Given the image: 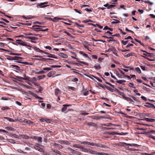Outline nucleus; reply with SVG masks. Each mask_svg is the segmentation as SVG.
<instances>
[{
  "label": "nucleus",
  "instance_id": "1",
  "mask_svg": "<svg viewBox=\"0 0 155 155\" xmlns=\"http://www.w3.org/2000/svg\"><path fill=\"white\" fill-rule=\"evenodd\" d=\"M16 42L20 45H21L23 46H27L30 47V46L28 45L26 42L23 41L21 39H18L16 40Z\"/></svg>",
  "mask_w": 155,
  "mask_h": 155
},
{
  "label": "nucleus",
  "instance_id": "2",
  "mask_svg": "<svg viewBox=\"0 0 155 155\" xmlns=\"http://www.w3.org/2000/svg\"><path fill=\"white\" fill-rule=\"evenodd\" d=\"M68 150L70 152L72 153H75L77 155H80V153L79 152L76 151L71 148L68 147Z\"/></svg>",
  "mask_w": 155,
  "mask_h": 155
},
{
  "label": "nucleus",
  "instance_id": "3",
  "mask_svg": "<svg viewBox=\"0 0 155 155\" xmlns=\"http://www.w3.org/2000/svg\"><path fill=\"white\" fill-rule=\"evenodd\" d=\"M147 132L149 135V137L150 138H151L154 140H155V137L150 134L152 133H153L154 134H155V131L152 130L150 131H148Z\"/></svg>",
  "mask_w": 155,
  "mask_h": 155
},
{
  "label": "nucleus",
  "instance_id": "4",
  "mask_svg": "<svg viewBox=\"0 0 155 155\" xmlns=\"http://www.w3.org/2000/svg\"><path fill=\"white\" fill-rule=\"evenodd\" d=\"M140 51L146 53V54H143L146 55V56L151 57L153 56L152 55L153 54H152L149 53L145 51H144L142 50H141Z\"/></svg>",
  "mask_w": 155,
  "mask_h": 155
},
{
  "label": "nucleus",
  "instance_id": "5",
  "mask_svg": "<svg viewBox=\"0 0 155 155\" xmlns=\"http://www.w3.org/2000/svg\"><path fill=\"white\" fill-rule=\"evenodd\" d=\"M34 147L35 150L40 152H44L43 150L38 146L35 145Z\"/></svg>",
  "mask_w": 155,
  "mask_h": 155
},
{
  "label": "nucleus",
  "instance_id": "6",
  "mask_svg": "<svg viewBox=\"0 0 155 155\" xmlns=\"http://www.w3.org/2000/svg\"><path fill=\"white\" fill-rule=\"evenodd\" d=\"M33 138L34 139L37 140L38 142L41 143L42 142V138L41 137L35 136Z\"/></svg>",
  "mask_w": 155,
  "mask_h": 155
},
{
  "label": "nucleus",
  "instance_id": "7",
  "mask_svg": "<svg viewBox=\"0 0 155 155\" xmlns=\"http://www.w3.org/2000/svg\"><path fill=\"white\" fill-rule=\"evenodd\" d=\"M58 55L61 57L63 58H67L68 57L67 55L63 53H60L58 54Z\"/></svg>",
  "mask_w": 155,
  "mask_h": 155
},
{
  "label": "nucleus",
  "instance_id": "8",
  "mask_svg": "<svg viewBox=\"0 0 155 155\" xmlns=\"http://www.w3.org/2000/svg\"><path fill=\"white\" fill-rule=\"evenodd\" d=\"M35 85L37 86L38 88V92L41 93L43 90V88L39 84H36Z\"/></svg>",
  "mask_w": 155,
  "mask_h": 155
},
{
  "label": "nucleus",
  "instance_id": "9",
  "mask_svg": "<svg viewBox=\"0 0 155 155\" xmlns=\"http://www.w3.org/2000/svg\"><path fill=\"white\" fill-rule=\"evenodd\" d=\"M86 124L91 127H96L97 126V124L95 123L91 122H87Z\"/></svg>",
  "mask_w": 155,
  "mask_h": 155
},
{
  "label": "nucleus",
  "instance_id": "10",
  "mask_svg": "<svg viewBox=\"0 0 155 155\" xmlns=\"http://www.w3.org/2000/svg\"><path fill=\"white\" fill-rule=\"evenodd\" d=\"M121 143L122 144H125V147H126L127 146V145H129L130 146H137L138 145L136 144H131L130 143H125V142H122V143Z\"/></svg>",
  "mask_w": 155,
  "mask_h": 155
},
{
  "label": "nucleus",
  "instance_id": "11",
  "mask_svg": "<svg viewBox=\"0 0 155 155\" xmlns=\"http://www.w3.org/2000/svg\"><path fill=\"white\" fill-rule=\"evenodd\" d=\"M81 143L90 146L94 145L92 143H91L87 141H83L81 142Z\"/></svg>",
  "mask_w": 155,
  "mask_h": 155
},
{
  "label": "nucleus",
  "instance_id": "12",
  "mask_svg": "<svg viewBox=\"0 0 155 155\" xmlns=\"http://www.w3.org/2000/svg\"><path fill=\"white\" fill-rule=\"evenodd\" d=\"M32 48L37 51L39 52H43V51L40 50L39 48H38L35 46L33 47H32Z\"/></svg>",
  "mask_w": 155,
  "mask_h": 155
},
{
  "label": "nucleus",
  "instance_id": "13",
  "mask_svg": "<svg viewBox=\"0 0 155 155\" xmlns=\"http://www.w3.org/2000/svg\"><path fill=\"white\" fill-rule=\"evenodd\" d=\"M94 68L96 69H101V67L98 64H97L95 65Z\"/></svg>",
  "mask_w": 155,
  "mask_h": 155
},
{
  "label": "nucleus",
  "instance_id": "14",
  "mask_svg": "<svg viewBox=\"0 0 155 155\" xmlns=\"http://www.w3.org/2000/svg\"><path fill=\"white\" fill-rule=\"evenodd\" d=\"M5 128L6 130H8L13 131L15 130L14 128L10 127H6Z\"/></svg>",
  "mask_w": 155,
  "mask_h": 155
},
{
  "label": "nucleus",
  "instance_id": "15",
  "mask_svg": "<svg viewBox=\"0 0 155 155\" xmlns=\"http://www.w3.org/2000/svg\"><path fill=\"white\" fill-rule=\"evenodd\" d=\"M54 74V71H51L48 74L47 76L48 77H51L52 75H53Z\"/></svg>",
  "mask_w": 155,
  "mask_h": 155
},
{
  "label": "nucleus",
  "instance_id": "16",
  "mask_svg": "<svg viewBox=\"0 0 155 155\" xmlns=\"http://www.w3.org/2000/svg\"><path fill=\"white\" fill-rule=\"evenodd\" d=\"M143 116V117H153V115H151L150 114H147L145 113H143L142 114Z\"/></svg>",
  "mask_w": 155,
  "mask_h": 155
},
{
  "label": "nucleus",
  "instance_id": "17",
  "mask_svg": "<svg viewBox=\"0 0 155 155\" xmlns=\"http://www.w3.org/2000/svg\"><path fill=\"white\" fill-rule=\"evenodd\" d=\"M145 119L146 120V121L148 122H153L155 121V119H150L148 118H147Z\"/></svg>",
  "mask_w": 155,
  "mask_h": 155
},
{
  "label": "nucleus",
  "instance_id": "18",
  "mask_svg": "<svg viewBox=\"0 0 155 155\" xmlns=\"http://www.w3.org/2000/svg\"><path fill=\"white\" fill-rule=\"evenodd\" d=\"M116 82H117V83H119L120 84H122L123 83L125 82H126V81L124 80H118L117 78V79H116Z\"/></svg>",
  "mask_w": 155,
  "mask_h": 155
},
{
  "label": "nucleus",
  "instance_id": "19",
  "mask_svg": "<svg viewBox=\"0 0 155 155\" xmlns=\"http://www.w3.org/2000/svg\"><path fill=\"white\" fill-rule=\"evenodd\" d=\"M61 18H58L57 17H55L54 19H52V20L53 22H56L58 21V20H61Z\"/></svg>",
  "mask_w": 155,
  "mask_h": 155
},
{
  "label": "nucleus",
  "instance_id": "20",
  "mask_svg": "<svg viewBox=\"0 0 155 155\" xmlns=\"http://www.w3.org/2000/svg\"><path fill=\"white\" fill-rule=\"evenodd\" d=\"M114 20H115V21H113L111 22V23L112 24H116L117 23H120V21L119 20L115 19H114Z\"/></svg>",
  "mask_w": 155,
  "mask_h": 155
},
{
  "label": "nucleus",
  "instance_id": "21",
  "mask_svg": "<svg viewBox=\"0 0 155 155\" xmlns=\"http://www.w3.org/2000/svg\"><path fill=\"white\" fill-rule=\"evenodd\" d=\"M45 71L43 70L41 71H39L35 73L36 74H44L45 72Z\"/></svg>",
  "mask_w": 155,
  "mask_h": 155
},
{
  "label": "nucleus",
  "instance_id": "22",
  "mask_svg": "<svg viewBox=\"0 0 155 155\" xmlns=\"http://www.w3.org/2000/svg\"><path fill=\"white\" fill-rule=\"evenodd\" d=\"M120 95L124 99H125L126 97L125 96L124 94L122 92H120L118 94Z\"/></svg>",
  "mask_w": 155,
  "mask_h": 155
},
{
  "label": "nucleus",
  "instance_id": "23",
  "mask_svg": "<svg viewBox=\"0 0 155 155\" xmlns=\"http://www.w3.org/2000/svg\"><path fill=\"white\" fill-rule=\"evenodd\" d=\"M4 118L10 122H13L14 119H12L9 117H4Z\"/></svg>",
  "mask_w": 155,
  "mask_h": 155
},
{
  "label": "nucleus",
  "instance_id": "24",
  "mask_svg": "<svg viewBox=\"0 0 155 155\" xmlns=\"http://www.w3.org/2000/svg\"><path fill=\"white\" fill-rule=\"evenodd\" d=\"M45 75H41L38 76V80L43 79L45 78Z\"/></svg>",
  "mask_w": 155,
  "mask_h": 155
},
{
  "label": "nucleus",
  "instance_id": "25",
  "mask_svg": "<svg viewBox=\"0 0 155 155\" xmlns=\"http://www.w3.org/2000/svg\"><path fill=\"white\" fill-rule=\"evenodd\" d=\"M63 107L62 108L61 110V111L62 112H63L65 111L67 109V107H66L65 104L63 105Z\"/></svg>",
  "mask_w": 155,
  "mask_h": 155
},
{
  "label": "nucleus",
  "instance_id": "26",
  "mask_svg": "<svg viewBox=\"0 0 155 155\" xmlns=\"http://www.w3.org/2000/svg\"><path fill=\"white\" fill-rule=\"evenodd\" d=\"M130 97H131L134 101H136V102H139L138 99L136 98L133 95L130 96Z\"/></svg>",
  "mask_w": 155,
  "mask_h": 155
},
{
  "label": "nucleus",
  "instance_id": "27",
  "mask_svg": "<svg viewBox=\"0 0 155 155\" xmlns=\"http://www.w3.org/2000/svg\"><path fill=\"white\" fill-rule=\"evenodd\" d=\"M151 104L147 102L146 103V105H144V106L150 108L151 107Z\"/></svg>",
  "mask_w": 155,
  "mask_h": 155
},
{
  "label": "nucleus",
  "instance_id": "28",
  "mask_svg": "<svg viewBox=\"0 0 155 155\" xmlns=\"http://www.w3.org/2000/svg\"><path fill=\"white\" fill-rule=\"evenodd\" d=\"M125 100H126L128 101H129L130 102H134L133 100L131 98L129 97H126Z\"/></svg>",
  "mask_w": 155,
  "mask_h": 155
},
{
  "label": "nucleus",
  "instance_id": "29",
  "mask_svg": "<svg viewBox=\"0 0 155 155\" xmlns=\"http://www.w3.org/2000/svg\"><path fill=\"white\" fill-rule=\"evenodd\" d=\"M60 93V91L58 89H56L55 91V94L56 95H58Z\"/></svg>",
  "mask_w": 155,
  "mask_h": 155
},
{
  "label": "nucleus",
  "instance_id": "30",
  "mask_svg": "<svg viewBox=\"0 0 155 155\" xmlns=\"http://www.w3.org/2000/svg\"><path fill=\"white\" fill-rule=\"evenodd\" d=\"M133 55V53H129L127 54L124 55V57L126 58H128L129 57L131 56H132Z\"/></svg>",
  "mask_w": 155,
  "mask_h": 155
},
{
  "label": "nucleus",
  "instance_id": "31",
  "mask_svg": "<svg viewBox=\"0 0 155 155\" xmlns=\"http://www.w3.org/2000/svg\"><path fill=\"white\" fill-rule=\"evenodd\" d=\"M27 38L29 39H31V40H37L38 39V38H36L35 37H31V36L28 37H27Z\"/></svg>",
  "mask_w": 155,
  "mask_h": 155
},
{
  "label": "nucleus",
  "instance_id": "32",
  "mask_svg": "<svg viewBox=\"0 0 155 155\" xmlns=\"http://www.w3.org/2000/svg\"><path fill=\"white\" fill-rule=\"evenodd\" d=\"M17 62L18 63H21L25 65H28L29 64V63L27 62H21L20 61H17Z\"/></svg>",
  "mask_w": 155,
  "mask_h": 155
},
{
  "label": "nucleus",
  "instance_id": "33",
  "mask_svg": "<svg viewBox=\"0 0 155 155\" xmlns=\"http://www.w3.org/2000/svg\"><path fill=\"white\" fill-rule=\"evenodd\" d=\"M73 147H76L78 148H82V147L77 144H74L73 145Z\"/></svg>",
  "mask_w": 155,
  "mask_h": 155
},
{
  "label": "nucleus",
  "instance_id": "34",
  "mask_svg": "<svg viewBox=\"0 0 155 155\" xmlns=\"http://www.w3.org/2000/svg\"><path fill=\"white\" fill-rule=\"evenodd\" d=\"M135 70L139 74H140L141 73V71L140 70L138 67L135 68Z\"/></svg>",
  "mask_w": 155,
  "mask_h": 155
},
{
  "label": "nucleus",
  "instance_id": "35",
  "mask_svg": "<svg viewBox=\"0 0 155 155\" xmlns=\"http://www.w3.org/2000/svg\"><path fill=\"white\" fill-rule=\"evenodd\" d=\"M111 38H109V39L107 40V42H110L111 41L115 42L116 41L115 40L113 39V37H111Z\"/></svg>",
  "mask_w": 155,
  "mask_h": 155
},
{
  "label": "nucleus",
  "instance_id": "36",
  "mask_svg": "<svg viewBox=\"0 0 155 155\" xmlns=\"http://www.w3.org/2000/svg\"><path fill=\"white\" fill-rule=\"evenodd\" d=\"M94 78H96V79H97L98 81H99V82H102V81L101 80V79H100L99 78L93 75H91Z\"/></svg>",
  "mask_w": 155,
  "mask_h": 155
},
{
  "label": "nucleus",
  "instance_id": "37",
  "mask_svg": "<svg viewBox=\"0 0 155 155\" xmlns=\"http://www.w3.org/2000/svg\"><path fill=\"white\" fill-rule=\"evenodd\" d=\"M12 67L13 68H15V69H16L17 70H18L20 68L18 66L16 65H12Z\"/></svg>",
  "mask_w": 155,
  "mask_h": 155
},
{
  "label": "nucleus",
  "instance_id": "38",
  "mask_svg": "<svg viewBox=\"0 0 155 155\" xmlns=\"http://www.w3.org/2000/svg\"><path fill=\"white\" fill-rule=\"evenodd\" d=\"M52 69V68H45L43 69L44 70L47 71H49L51 70Z\"/></svg>",
  "mask_w": 155,
  "mask_h": 155
},
{
  "label": "nucleus",
  "instance_id": "39",
  "mask_svg": "<svg viewBox=\"0 0 155 155\" xmlns=\"http://www.w3.org/2000/svg\"><path fill=\"white\" fill-rule=\"evenodd\" d=\"M74 24L75 25H76L78 26V28H79V27H84V25H79L78 23H77V22H76L74 23Z\"/></svg>",
  "mask_w": 155,
  "mask_h": 155
},
{
  "label": "nucleus",
  "instance_id": "40",
  "mask_svg": "<svg viewBox=\"0 0 155 155\" xmlns=\"http://www.w3.org/2000/svg\"><path fill=\"white\" fill-rule=\"evenodd\" d=\"M128 41H124L123 40H122L121 41V43L123 44V45H126L127 43H128Z\"/></svg>",
  "mask_w": 155,
  "mask_h": 155
},
{
  "label": "nucleus",
  "instance_id": "41",
  "mask_svg": "<svg viewBox=\"0 0 155 155\" xmlns=\"http://www.w3.org/2000/svg\"><path fill=\"white\" fill-rule=\"evenodd\" d=\"M106 87L107 90H109V91H110L112 92H113V89L110 87L106 86Z\"/></svg>",
  "mask_w": 155,
  "mask_h": 155
},
{
  "label": "nucleus",
  "instance_id": "42",
  "mask_svg": "<svg viewBox=\"0 0 155 155\" xmlns=\"http://www.w3.org/2000/svg\"><path fill=\"white\" fill-rule=\"evenodd\" d=\"M64 32L65 33H66L68 35V36H69L71 37H73V36L71 34L69 33L66 31H64Z\"/></svg>",
  "mask_w": 155,
  "mask_h": 155
},
{
  "label": "nucleus",
  "instance_id": "43",
  "mask_svg": "<svg viewBox=\"0 0 155 155\" xmlns=\"http://www.w3.org/2000/svg\"><path fill=\"white\" fill-rule=\"evenodd\" d=\"M9 109V108L8 107L6 106L3 107L1 108V109L3 110H5L8 109Z\"/></svg>",
  "mask_w": 155,
  "mask_h": 155
},
{
  "label": "nucleus",
  "instance_id": "44",
  "mask_svg": "<svg viewBox=\"0 0 155 155\" xmlns=\"http://www.w3.org/2000/svg\"><path fill=\"white\" fill-rule=\"evenodd\" d=\"M51 68H61V66L60 65H51Z\"/></svg>",
  "mask_w": 155,
  "mask_h": 155
},
{
  "label": "nucleus",
  "instance_id": "45",
  "mask_svg": "<svg viewBox=\"0 0 155 155\" xmlns=\"http://www.w3.org/2000/svg\"><path fill=\"white\" fill-rule=\"evenodd\" d=\"M10 54V55H18V56L21 55V54H17V53H11Z\"/></svg>",
  "mask_w": 155,
  "mask_h": 155
},
{
  "label": "nucleus",
  "instance_id": "46",
  "mask_svg": "<svg viewBox=\"0 0 155 155\" xmlns=\"http://www.w3.org/2000/svg\"><path fill=\"white\" fill-rule=\"evenodd\" d=\"M115 5H109L107 7V8L108 9H110L112 8H113L114 7V6H115Z\"/></svg>",
  "mask_w": 155,
  "mask_h": 155
},
{
  "label": "nucleus",
  "instance_id": "47",
  "mask_svg": "<svg viewBox=\"0 0 155 155\" xmlns=\"http://www.w3.org/2000/svg\"><path fill=\"white\" fill-rule=\"evenodd\" d=\"M113 88V90L116 91H117L118 94L119 93V92H120V91L117 89L116 88L114 87H114H112Z\"/></svg>",
  "mask_w": 155,
  "mask_h": 155
},
{
  "label": "nucleus",
  "instance_id": "48",
  "mask_svg": "<svg viewBox=\"0 0 155 155\" xmlns=\"http://www.w3.org/2000/svg\"><path fill=\"white\" fill-rule=\"evenodd\" d=\"M79 62H80V63H81L82 64H84L85 65H89V64L88 63H87V62H85L84 61H79Z\"/></svg>",
  "mask_w": 155,
  "mask_h": 155
},
{
  "label": "nucleus",
  "instance_id": "49",
  "mask_svg": "<svg viewBox=\"0 0 155 155\" xmlns=\"http://www.w3.org/2000/svg\"><path fill=\"white\" fill-rule=\"evenodd\" d=\"M79 62H80V63H81L82 64H84L85 65H89V64L88 63H87V62H85L84 61H79Z\"/></svg>",
  "mask_w": 155,
  "mask_h": 155
},
{
  "label": "nucleus",
  "instance_id": "50",
  "mask_svg": "<svg viewBox=\"0 0 155 155\" xmlns=\"http://www.w3.org/2000/svg\"><path fill=\"white\" fill-rule=\"evenodd\" d=\"M13 59H14V60H18V58H20V59L22 58L19 57H18V56H15L14 57H13Z\"/></svg>",
  "mask_w": 155,
  "mask_h": 155
},
{
  "label": "nucleus",
  "instance_id": "51",
  "mask_svg": "<svg viewBox=\"0 0 155 155\" xmlns=\"http://www.w3.org/2000/svg\"><path fill=\"white\" fill-rule=\"evenodd\" d=\"M23 138L25 139L28 140L29 138V137L28 135H23Z\"/></svg>",
  "mask_w": 155,
  "mask_h": 155
},
{
  "label": "nucleus",
  "instance_id": "52",
  "mask_svg": "<svg viewBox=\"0 0 155 155\" xmlns=\"http://www.w3.org/2000/svg\"><path fill=\"white\" fill-rule=\"evenodd\" d=\"M25 35L26 36V37H28V35H32L33 34L31 33L28 32V33H25Z\"/></svg>",
  "mask_w": 155,
  "mask_h": 155
},
{
  "label": "nucleus",
  "instance_id": "53",
  "mask_svg": "<svg viewBox=\"0 0 155 155\" xmlns=\"http://www.w3.org/2000/svg\"><path fill=\"white\" fill-rule=\"evenodd\" d=\"M52 55V54H50V55H47V56L50 58H53L56 59L57 58L56 57L53 56Z\"/></svg>",
  "mask_w": 155,
  "mask_h": 155
},
{
  "label": "nucleus",
  "instance_id": "54",
  "mask_svg": "<svg viewBox=\"0 0 155 155\" xmlns=\"http://www.w3.org/2000/svg\"><path fill=\"white\" fill-rule=\"evenodd\" d=\"M17 121H19L21 122H22L23 121L22 120H21V119H20L19 120L18 119V118H15L14 119L13 122H15Z\"/></svg>",
  "mask_w": 155,
  "mask_h": 155
},
{
  "label": "nucleus",
  "instance_id": "55",
  "mask_svg": "<svg viewBox=\"0 0 155 155\" xmlns=\"http://www.w3.org/2000/svg\"><path fill=\"white\" fill-rule=\"evenodd\" d=\"M30 78L28 76L24 78V80H26L28 81H30Z\"/></svg>",
  "mask_w": 155,
  "mask_h": 155
},
{
  "label": "nucleus",
  "instance_id": "56",
  "mask_svg": "<svg viewBox=\"0 0 155 155\" xmlns=\"http://www.w3.org/2000/svg\"><path fill=\"white\" fill-rule=\"evenodd\" d=\"M99 147H103V148H107L108 147H107L106 146L104 145H102L100 144L99 145Z\"/></svg>",
  "mask_w": 155,
  "mask_h": 155
},
{
  "label": "nucleus",
  "instance_id": "57",
  "mask_svg": "<svg viewBox=\"0 0 155 155\" xmlns=\"http://www.w3.org/2000/svg\"><path fill=\"white\" fill-rule=\"evenodd\" d=\"M36 60H41L44 61H46V58H36Z\"/></svg>",
  "mask_w": 155,
  "mask_h": 155
},
{
  "label": "nucleus",
  "instance_id": "58",
  "mask_svg": "<svg viewBox=\"0 0 155 155\" xmlns=\"http://www.w3.org/2000/svg\"><path fill=\"white\" fill-rule=\"evenodd\" d=\"M116 75L119 77L120 78H122V75L119 74L118 72H117L116 73Z\"/></svg>",
  "mask_w": 155,
  "mask_h": 155
},
{
  "label": "nucleus",
  "instance_id": "59",
  "mask_svg": "<svg viewBox=\"0 0 155 155\" xmlns=\"http://www.w3.org/2000/svg\"><path fill=\"white\" fill-rule=\"evenodd\" d=\"M64 144L66 145H69L70 144V143L67 141L64 140Z\"/></svg>",
  "mask_w": 155,
  "mask_h": 155
},
{
  "label": "nucleus",
  "instance_id": "60",
  "mask_svg": "<svg viewBox=\"0 0 155 155\" xmlns=\"http://www.w3.org/2000/svg\"><path fill=\"white\" fill-rule=\"evenodd\" d=\"M133 86H134V84L133 83L130 82L129 83V86L130 87H133V88H135V87H133Z\"/></svg>",
  "mask_w": 155,
  "mask_h": 155
},
{
  "label": "nucleus",
  "instance_id": "61",
  "mask_svg": "<svg viewBox=\"0 0 155 155\" xmlns=\"http://www.w3.org/2000/svg\"><path fill=\"white\" fill-rule=\"evenodd\" d=\"M68 89L69 90H71L74 91L75 90V88L74 87H69Z\"/></svg>",
  "mask_w": 155,
  "mask_h": 155
},
{
  "label": "nucleus",
  "instance_id": "62",
  "mask_svg": "<svg viewBox=\"0 0 155 155\" xmlns=\"http://www.w3.org/2000/svg\"><path fill=\"white\" fill-rule=\"evenodd\" d=\"M128 39H131V40H133L132 38L131 37V36H128L127 37L124 38L125 40H127Z\"/></svg>",
  "mask_w": 155,
  "mask_h": 155
},
{
  "label": "nucleus",
  "instance_id": "63",
  "mask_svg": "<svg viewBox=\"0 0 155 155\" xmlns=\"http://www.w3.org/2000/svg\"><path fill=\"white\" fill-rule=\"evenodd\" d=\"M53 151L55 153H57V154H59V155H60V152L57 150H53Z\"/></svg>",
  "mask_w": 155,
  "mask_h": 155
},
{
  "label": "nucleus",
  "instance_id": "64",
  "mask_svg": "<svg viewBox=\"0 0 155 155\" xmlns=\"http://www.w3.org/2000/svg\"><path fill=\"white\" fill-rule=\"evenodd\" d=\"M92 58L94 59H97V57L96 55H92Z\"/></svg>",
  "mask_w": 155,
  "mask_h": 155
}]
</instances>
